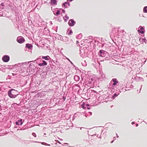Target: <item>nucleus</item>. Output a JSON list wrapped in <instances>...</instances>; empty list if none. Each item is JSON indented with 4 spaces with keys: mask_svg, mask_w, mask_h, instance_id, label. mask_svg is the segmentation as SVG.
I'll list each match as a JSON object with an SVG mask.
<instances>
[{
    "mask_svg": "<svg viewBox=\"0 0 147 147\" xmlns=\"http://www.w3.org/2000/svg\"><path fill=\"white\" fill-rule=\"evenodd\" d=\"M76 24V22L73 19H70L68 22V24L70 27H72Z\"/></svg>",
    "mask_w": 147,
    "mask_h": 147,
    "instance_id": "16",
    "label": "nucleus"
},
{
    "mask_svg": "<svg viewBox=\"0 0 147 147\" xmlns=\"http://www.w3.org/2000/svg\"><path fill=\"white\" fill-rule=\"evenodd\" d=\"M54 34L56 38L57 39L59 40H62L63 37L61 36L59 34L57 33L55 34Z\"/></svg>",
    "mask_w": 147,
    "mask_h": 147,
    "instance_id": "20",
    "label": "nucleus"
},
{
    "mask_svg": "<svg viewBox=\"0 0 147 147\" xmlns=\"http://www.w3.org/2000/svg\"><path fill=\"white\" fill-rule=\"evenodd\" d=\"M142 37H141L139 38V40L141 42H142Z\"/></svg>",
    "mask_w": 147,
    "mask_h": 147,
    "instance_id": "51",
    "label": "nucleus"
},
{
    "mask_svg": "<svg viewBox=\"0 0 147 147\" xmlns=\"http://www.w3.org/2000/svg\"><path fill=\"white\" fill-rule=\"evenodd\" d=\"M121 92V91H119L118 92H116L111 97L112 99H114Z\"/></svg>",
    "mask_w": 147,
    "mask_h": 147,
    "instance_id": "25",
    "label": "nucleus"
},
{
    "mask_svg": "<svg viewBox=\"0 0 147 147\" xmlns=\"http://www.w3.org/2000/svg\"><path fill=\"white\" fill-rule=\"evenodd\" d=\"M57 21L59 22H61V19H59V18H58Z\"/></svg>",
    "mask_w": 147,
    "mask_h": 147,
    "instance_id": "59",
    "label": "nucleus"
},
{
    "mask_svg": "<svg viewBox=\"0 0 147 147\" xmlns=\"http://www.w3.org/2000/svg\"><path fill=\"white\" fill-rule=\"evenodd\" d=\"M87 95H89L90 96L91 95H93V93H94V94L95 95L96 94H98V93L96 91L94 90H92L90 89H88L87 90Z\"/></svg>",
    "mask_w": 147,
    "mask_h": 147,
    "instance_id": "9",
    "label": "nucleus"
},
{
    "mask_svg": "<svg viewBox=\"0 0 147 147\" xmlns=\"http://www.w3.org/2000/svg\"><path fill=\"white\" fill-rule=\"evenodd\" d=\"M14 66L16 67V69H18V72H21V71H24V67L22 65H18V66H15L14 65Z\"/></svg>",
    "mask_w": 147,
    "mask_h": 147,
    "instance_id": "17",
    "label": "nucleus"
},
{
    "mask_svg": "<svg viewBox=\"0 0 147 147\" xmlns=\"http://www.w3.org/2000/svg\"><path fill=\"white\" fill-rule=\"evenodd\" d=\"M20 94V92L13 88L9 89L7 92L8 96L11 98H16Z\"/></svg>",
    "mask_w": 147,
    "mask_h": 147,
    "instance_id": "3",
    "label": "nucleus"
},
{
    "mask_svg": "<svg viewBox=\"0 0 147 147\" xmlns=\"http://www.w3.org/2000/svg\"><path fill=\"white\" fill-rule=\"evenodd\" d=\"M74 0H67V1H70V2H71V1H73Z\"/></svg>",
    "mask_w": 147,
    "mask_h": 147,
    "instance_id": "62",
    "label": "nucleus"
},
{
    "mask_svg": "<svg viewBox=\"0 0 147 147\" xmlns=\"http://www.w3.org/2000/svg\"><path fill=\"white\" fill-rule=\"evenodd\" d=\"M88 114H89V116H90L92 115V113L91 112H88Z\"/></svg>",
    "mask_w": 147,
    "mask_h": 147,
    "instance_id": "53",
    "label": "nucleus"
},
{
    "mask_svg": "<svg viewBox=\"0 0 147 147\" xmlns=\"http://www.w3.org/2000/svg\"><path fill=\"white\" fill-rule=\"evenodd\" d=\"M24 120L22 119H18L15 122V124L17 125H22L24 122Z\"/></svg>",
    "mask_w": 147,
    "mask_h": 147,
    "instance_id": "12",
    "label": "nucleus"
},
{
    "mask_svg": "<svg viewBox=\"0 0 147 147\" xmlns=\"http://www.w3.org/2000/svg\"><path fill=\"white\" fill-rule=\"evenodd\" d=\"M17 41L19 43H22L25 41L24 38L22 36H19L16 39Z\"/></svg>",
    "mask_w": 147,
    "mask_h": 147,
    "instance_id": "13",
    "label": "nucleus"
},
{
    "mask_svg": "<svg viewBox=\"0 0 147 147\" xmlns=\"http://www.w3.org/2000/svg\"><path fill=\"white\" fill-rule=\"evenodd\" d=\"M11 78V76H10L9 75H8L7 77V79H10Z\"/></svg>",
    "mask_w": 147,
    "mask_h": 147,
    "instance_id": "50",
    "label": "nucleus"
},
{
    "mask_svg": "<svg viewBox=\"0 0 147 147\" xmlns=\"http://www.w3.org/2000/svg\"><path fill=\"white\" fill-rule=\"evenodd\" d=\"M42 3V0H38V3L36 6V8L38 9H40Z\"/></svg>",
    "mask_w": 147,
    "mask_h": 147,
    "instance_id": "19",
    "label": "nucleus"
},
{
    "mask_svg": "<svg viewBox=\"0 0 147 147\" xmlns=\"http://www.w3.org/2000/svg\"><path fill=\"white\" fill-rule=\"evenodd\" d=\"M82 65L83 66H86L87 65V63L85 60L84 61H83L81 63Z\"/></svg>",
    "mask_w": 147,
    "mask_h": 147,
    "instance_id": "38",
    "label": "nucleus"
},
{
    "mask_svg": "<svg viewBox=\"0 0 147 147\" xmlns=\"http://www.w3.org/2000/svg\"><path fill=\"white\" fill-rule=\"evenodd\" d=\"M24 68H25V67H24ZM24 71H21L20 73H22V72L23 73V72H24V73H25L26 74L28 73V72H27V69L24 68Z\"/></svg>",
    "mask_w": 147,
    "mask_h": 147,
    "instance_id": "45",
    "label": "nucleus"
},
{
    "mask_svg": "<svg viewBox=\"0 0 147 147\" xmlns=\"http://www.w3.org/2000/svg\"><path fill=\"white\" fill-rule=\"evenodd\" d=\"M28 127L26 125H24L23 127L20 128V130H23L28 129Z\"/></svg>",
    "mask_w": 147,
    "mask_h": 147,
    "instance_id": "30",
    "label": "nucleus"
},
{
    "mask_svg": "<svg viewBox=\"0 0 147 147\" xmlns=\"http://www.w3.org/2000/svg\"><path fill=\"white\" fill-rule=\"evenodd\" d=\"M143 12L144 13H147V6H145L143 9Z\"/></svg>",
    "mask_w": 147,
    "mask_h": 147,
    "instance_id": "39",
    "label": "nucleus"
},
{
    "mask_svg": "<svg viewBox=\"0 0 147 147\" xmlns=\"http://www.w3.org/2000/svg\"><path fill=\"white\" fill-rule=\"evenodd\" d=\"M40 143H41V144H42L43 145L48 146H50L51 145L50 144H48L46 142H40Z\"/></svg>",
    "mask_w": 147,
    "mask_h": 147,
    "instance_id": "41",
    "label": "nucleus"
},
{
    "mask_svg": "<svg viewBox=\"0 0 147 147\" xmlns=\"http://www.w3.org/2000/svg\"><path fill=\"white\" fill-rule=\"evenodd\" d=\"M86 83H87L86 84L88 86L90 87L92 86V87L93 86H94L95 85H96V86H98V85H99V84H98L95 83L94 82L89 80H88V82H86Z\"/></svg>",
    "mask_w": 147,
    "mask_h": 147,
    "instance_id": "14",
    "label": "nucleus"
},
{
    "mask_svg": "<svg viewBox=\"0 0 147 147\" xmlns=\"http://www.w3.org/2000/svg\"><path fill=\"white\" fill-rule=\"evenodd\" d=\"M105 44L104 43V42L101 41V42H99L97 44V45L100 47H103Z\"/></svg>",
    "mask_w": 147,
    "mask_h": 147,
    "instance_id": "27",
    "label": "nucleus"
},
{
    "mask_svg": "<svg viewBox=\"0 0 147 147\" xmlns=\"http://www.w3.org/2000/svg\"><path fill=\"white\" fill-rule=\"evenodd\" d=\"M89 114H88V113H86L85 114V116L86 117H87L88 116H89Z\"/></svg>",
    "mask_w": 147,
    "mask_h": 147,
    "instance_id": "54",
    "label": "nucleus"
},
{
    "mask_svg": "<svg viewBox=\"0 0 147 147\" xmlns=\"http://www.w3.org/2000/svg\"><path fill=\"white\" fill-rule=\"evenodd\" d=\"M115 30H113L110 34V37L112 38H115V39L119 37L118 36H120V33H118L117 32L114 33Z\"/></svg>",
    "mask_w": 147,
    "mask_h": 147,
    "instance_id": "6",
    "label": "nucleus"
},
{
    "mask_svg": "<svg viewBox=\"0 0 147 147\" xmlns=\"http://www.w3.org/2000/svg\"><path fill=\"white\" fill-rule=\"evenodd\" d=\"M63 18L65 22H66L67 21V20L69 19V17L67 16V15L66 14L63 17Z\"/></svg>",
    "mask_w": 147,
    "mask_h": 147,
    "instance_id": "31",
    "label": "nucleus"
},
{
    "mask_svg": "<svg viewBox=\"0 0 147 147\" xmlns=\"http://www.w3.org/2000/svg\"><path fill=\"white\" fill-rule=\"evenodd\" d=\"M90 71H88L87 74H85V76H84L83 77L85 79L87 78L89 80L94 82L95 83H96V78L97 79L98 78L96 77V75H90L89 73H90ZM98 78V80H100L102 81V78L100 77L99 78Z\"/></svg>",
    "mask_w": 147,
    "mask_h": 147,
    "instance_id": "2",
    "label": "nucleus"
},
{
    "mask_svg": "<svg viewBox=\"0 0 147 147\" xmlns=\"http://www.w3.org/2000/svg\"><path fill=\"white\" fill-rule=\"evenodd\" d=\"M63 101H65L66 99V97H65L64 96H63Z\"/></svg>",
    "mask_w": 147,
    "mask_h": 147,
    "instance_id": "58",
    "label": "nucleus"
},
{
    "mask_svg": "<svg viewBox=\"0 0 147 147\" xmlns=\"http://www.w3.org/2000/svg\"><path fill=\"white\" fill-rule=\"evenodd\" d=\"M47 62L44 60H42V63H39L38 65L39 66H42L47 65Z\"/></svg>",
    "mask_w": 147,
    "mask_h": 147,
    "instance_id": "24",
    "label": "nucleus"
},
{
    "mask_svg": "<svg viewBox=\"0 0 147 147\" xmlns=\"http://www.w3.org/2000/svg\"><path fill=\"white\" fill-rule=\"evenodd\" d=\"M65 4H66L67 5V4L68 6H69L70 5V3L68 2L67 1L64 3V5Z\"/></svg>",
    "mask_w": 147,
    "mask_h": 147,
    "instance_id": "47",
    "label": "nucleus"
},
{
    "mask_svg": "<svg viewBox=\"0 0 147 147\" xmlns=\"http://www.w3.org/2000/svg\"><path fill=\"white\" fill-rule=\"evenodd\" d=\"M145 31L144 26H140L138 30V32L139 33H141L142 34H144H144Z\"/></svg>",
    "mask_w": 147,
    "mask_h": 147,
    "instance_id": "11",
    "label": "nucleus"
},
{
    "mask_svg": "<svg viewBox=\"0 0 147 147\" xmlns=\"http://www.w3.org/2000/svg\"><path fill=\"white\" fill-rule=\"evenodd\" d=\"M47 73L43 71L42 72L40 75V76L42 79H45L46 78Z\"/></svg>",
    "mask_w": 147,
    "mask_h": 147,
    "instance_id": "23",
    "label": "nucleus"
},
{
    "mask_svg": "<svg viewBox=\"0 0 147 147\" xmlns=\"http://www.w3.org/2000/svg\"><path fill=\"white\" fill-rule=\"evenodd\" d=\"M111 81L113 82L112 84L113 86H115L119 83V82L117 80V79L115 78H113L112 80Z\"/></svg>",
    "mask_w": 147,
    "mask_h": 147,
    "instance_id": "21",
    "label": "nucleus"
},
{
    "mask_svg": "<svg viewBox=\"0 0 147 147\" xmlns=\"http://www.w3.org/2000/svg\"><path fill=\"white\" fill-rule=\"evenodd\" d=\"M38 59H37L36 60H35L34 61V62L35 63V62H36H36H37L36 60H38Z\"/></svg>",
    "mask_w": 147,
    "mask_h": 147,
    "instance_id": "63",
    "label": "nucleus"
},
{
    "mask_svg": "<svg viewBox=\"0 0 147 147\" xmlns=\"http://www.w3.org/2000/svg\"><path fill=\"white\" fill-rule=\"evenodd\" d=\"M33 62V61H30L29 62H25L22 63H19L18 64H16L15 65V66H18V65H22L24 66L27 65L30 62Z\"/></svg>",
    "mask_w": 147,
    "mask_h": 147,
    "instance_id": "18",
    "label": "nucleus"
},
{
    "mask_svg": "<svg viewBox=\"0 0 147 147\" xmlns=\"http://www.w3.org/2000/svg\"><path fill=\"white\" fill-rule=\"evenodd\" d=\"M111 91L114 92L115 90V87L114 86H112L111 87Z\"/></svg>",
    "mask_w": 147,
    "mask_h": 147,
    "instance_id": "40",
    "label": "nucleus"
},
{
    "mask_svg": "<svg viewBox=\"0 0 147 147\" xmlns=\"http://www.w3.org/2000/svg\"><path fill=\"white\" fill-rule=\"evenodd\" d=\"M92 38V36H89V38L90 39H91V38Z\"/></svg>",
    "mask_w": 147,
    "mask_h": 147,
    "instance_id": "61",
    "label": "nucleus"
},
{
    "mask_svg": "<svg viewBox=\"0 0 147 147\" xmlns=\"http://www.w3.org/2000/svg\"><path fill=\"white\" fill-rule=\"evenodd\" d=\"M82 37V34L80 33L76 36V38L78 39H80Z\"/></svg>",
    "mask_w": 147,
    "mask_h": 147,
    "instance_id": "36",
    "label": "nucleus"
},
{
    "mask_svg": "<svg viewBox=\"0 0 147 147\" xmlns=\"http://www.w3.org/2000/svg\"><path fill=\"white\" fill-rule=\"evenodd\" d=\"M135 79L137 81H142L143 82L144 81V79L141 77H138V76H136L135 77Z\"/></svg>",
    "mask_w": 147,
    "mask_h": 147,
    "instance_id": "28",
    "label": "nucleus"
},
{
    "mask_svg": "<svg viewBox=\"0 0 147 147\" xmlns=\"http://www.w3.org/2000/svg\"><path fill=\"white\" fill-rule=\"evenodd\" d=\"M40 81L39 80L35 81V85L36 86H38L40 84Z\"/></svg>",
    "mask_w": 147,
    "mask_h": 147,
    "instance_id": "37",
    "label": "nucleus"
},
{
    "mask_svg": "<svg viewBox=\"0 0 147 147\" xmlns=\"http://www.w3.org/2000/svg\"><path fill=\"white\" fill-rule=\"evenodd\" d=\"M33 47L32 45L31 44L27 43L26 45V47L29 49H32Z\"/></svg>",
    "mask_w": 147,
    "mask_h": 147,
    "instance_id": "26",
    "label": "nucleus"
},
{
    "mask_svg": "<svg viewBox=\"0 0 147 147\" xmlns=\"http://www.w3.org/2000/svg\"><path fill=\"white\" fill-rule=\"evenodd\" d=\"M42 59L45 60L49 61V63H50V62L52 63V61L54 62L53 60L48 55H47L46 56H42Z\"/></svg>",
    "mask_w": 147,
    "mask_h": 147,
    "instance_id": "15",
    "label": "nucleus"
},
{
    "mask_svg": "<svg viewBox=\"0 0 147 147\" xmlns=\"http://www.w3.org/2000/svg\"><path fill=\"white\" fill-rule=\"evenodd\" d=\"M98 55L99 56L102 57H105L102 60H100V59L98 58L97 61L99 65H100V62L104 61V60H108L110 56L109 54L106 51L103 50H100L98 53Z\"/></svg>",
    "mask_w": 147,
    "mask_h": 147,
    "instance_id": "1",
    "label": "nucleus"
},
{
    "mask_svg": "<svg viewBox=\"0 0 147 147\" xmlns=\"http://www.w3.org/2000/svg\"><path fill=\"white\" fill-rule=\"evenodd\" d=\"M1 67L3 69H8L9 68V66L8 65H1Z\"/></svg>",
    "mask_w": 147,
    "mask_h": 147,
    "instance_id": "33",
    "label": "nucleus"
},
{
    "mask_svg": "<svg viewBox=\"0 0 147 147\" xmlns=\"http://www.w3.org/2000/svg\"><path fill=\"white\" fill-rule=\"evenodd\" d=\"M64 42H68L69 41V38L66 36L63 37L62 40Z\"/></svg>",
    "mask_w": 147,
    "mask_h": 147,
    "instance_id": "32",
    "label": "nucleus"
},
{
    "mask_svg": "<svg viewBox=\"0 0 147 147\" xmlns=\"http://www.w3.org/2000/svg\"><path fill=\"white\" fill-rule=\"evenodd\" d=\"M2 59L4 62H7L10 60V57L8 55H5L2 57Z\"/></svg>",
    "mask_w": 147,
    "mask_h": 147,
    "instance_id": "10",
    "label": "nucleus"
},
{
    "mask_svg": "<svg viewBox=\"0 0 147 147\" xmlns=\"http://www.w3.org/2000/svg\"><path fill=\"white\" fill-rule=\"evenodd\" d=\"M135 123V122L133 121V122H132L131 123V124H132V125H133V124H134V123Z\"/></svg>",
    "mask_w": 147,
    "mask_h": 147,
    "instance_id": "64",
    "label": "nucleus"
},
{
    "mask_svg": "<svg viewBox=\"0 0 147 147\" xmlns=\"http://www.w3.org/2000/svg\"><path fill=\"white\" fill-rule=\"evenodd\" d=\"M44 29L45 30H47V33H50V31L49 30V29H48V28H44Z\"/></svg>",
    "mask_w": 147,
    "mask_h": 147,
    "instance_id": "46",
    "label": "nucleus"
},
{
    "mask_svg": "<svg viewBox=\"0 0 147 147\" xmlns=\"http://www.w3.org/2000/svg\"><path fill=\"white\" fill-rule=\"evenodd\" d=\"M57 0H50V4L51 6L56 5L57 3Z\"/></svg>",
    "mask_w": 147,
    "mask_h": 147,
    "instance_id": "22",
    "label": "nucleus"
},
{
    "mask_svg": "<svg viewBox=\"0 0 147 147\" xmlns=\"http://www.w3.org/2000/svg\"><path fill=\"white\" fill-rule=\"evenodd\" d=\"M85 105L87 107H89V106H90V105L89 104H88V103H85Z\"/></svg>",
    "mask_w": 147,
    "mask_h": 147,
    "instance_id": "55",
    "label": "nucleus"
},
{
    "mask_svg": "<svg viewBox=\"0 0 147 147\" xmlns=\"http://www.w3.org/2000/svg\"><path fill=\"white\" fill-rule=\"evenodd\" d=\"M49 65H48L47 67V69H50V67L51 66V64L50 63Z\"/></svg>",
    "mask_w": 147,
    "mask_h": 147,
    "instance_id": "52",
    "label": "nucleus"
},
{
    "mask_svg": "<svg viewBox=\"0 0 147 147\" xmlns=\"http://www.w3.org/2000/svg\"><path fill=\"white\" fill-rule=\"evenodd\" d=\"M36 67L33 63H30L29 66L27 68V72H28L27 74L28 75L29 73L30 74H33L36 71Z\"/></svg>",
    "mask_w": 147,
    "mask_h": 147,
    "instance_id": "4",
    "label": "nucleus"
},
{
    "mask_svg": "<svg viewBox=\"0 0 147 147\" xmlns=\"http://www.w3.org/2000/svg\"><path fill=\"white\" fill-rule=\"evenodd\" d=\"M70 30L69 32L68 33V34L69 35H71V34L73 33V32L70 28H68L67 31V33L68 31L69 30Z\"/></svg>",
    "mask_w": 147,
    "mask_h": 147,
    "instance_id": "34",
    "label": "nucleus"
},
{
    "mask_svg": "<svg viewBox=\"0 0 147 147\" xmlns=\"http://www.w3.org/2000/svg\"><path fill=\"white\" fill-rule=\"evenodd\" d=\"M74 79L75 81L78 82L79 80L80 77L78 76L75 75L74 76Z\"/></svg>",
    "mask_w": 147,
    "mask_h": 147,
    "instance_id": "29",
    "label": "nucleus"
},
{
    "mask_svg": "<svg viewBox=\"0 0 147 147\" xmlns=\"http://www.w3.org/2000/svg\"><path fill=\"white\" fill-rule=\"evenodd\" d=\"M51 8L53 14L55 16H58L59 15H60V11L59 9H58V8H55L53 9H52V7H51Z\"/></svg>",
    "mask_w": 147,
    "mask_h": 147,
    "instance_id": "8",
    "label": "nucleus"
},
{
    "mask_svg": "<svg viewBox=\"0 0 147 147\" xmlns=\"http://www.w3.org/2000/svg\"><path fill=\"white\" fill-rule=\"evenodd\" d=\"M1 71H2L3 72H5V69H2Z\"/></svg>",
    "mask_w": 147,
    "mask_h": 147,
    "instance_id": "60",
    "label": "nucleus"
},
{
    "mask_svg": "<svg viewBox=\"0 0 147 147\" xmlns=\"http://www.w3.org/2000/svg\"><path fill=\"white\" fill-rule=\"evenodd\" d=\"M89 49V47H80V55L81 57H82V58H84L87 57H88V55L87 53H86V52H87V50Z\"/></svg>",
    "mask_w": 147,
    "mask_h": 147,
    "instance_id": "5",
    "label": "nucleus"
},
{
    "mask_svg": "<svg viewBox=\"0 0 147 147\" xmlns=\"http://www.w3.org/2000/svg\"><path fill=\"white\" fill-rule=\"evenodd\" d=\"M62 6L64 7L65 8H67L68 7V6H67V5L66 4H65L64 5V3H63L62 5Z\"/></svg>",
    "mask_w": 147,
    "mask_h": 147,
    "instance_id": "44",
    "label": "nucleus"
},
{
    "mask_svg": "<svg viewBox=\"0 0 147 147\" xmlns=\"http://www.w3.org/2000/svg\"><path fill=\"white\" fill-rule=\"evenodd\" d=\"M62 12L63 13H65V11L64 9H62Z\"/></svg>",
    "mask_w": 147,
    "mask_h": 147,
    "instance_id": "57",
    "label": "nucleus"
},
{
    "mask_svg": "<svg viewBox=\"0 0 147 147\" xmlns=\"http://www.w3.org/2000/svg\"><path fill=\"white\" fill-rule=\"evenodd\" d=\"M32 135L34 136L35 138L36 137V133L34 132H32Z\"/></svg>",
    "mask_w": 147,
    "mask_h": 147,
    "instance_id": "49",
    "label": "nucleus"
},
{
    "mask_svg": "<svg viewBox=\"0 0 147 147\" xmlns=\"http://www.w3.org/2000/svg\"><path fill=\"white\" fill-rule=\"evenodd\" d=\"M4 3H2L0 5V16H3V12L5 10Z\"/></svg>",
    "mask_w": 147,
    "mask_h": 147,
    "instance_id": "7",
    "label": "nucleus"
},
{
    "mask_svg": "<svg viewBox=\"0 0 147 147\" xmlns=\"http://www.w3.org/2000/svg\"><path fill=\"white\" fill-rule=\"evenodd\" d=\"M9 6L10 7V9L12 10H13L14 9L13 6V5L11 4H9Z\"/></svg>",
    "mask_w": 147,
    "mask_h": 147,
    "instance_id": "42",
    "label": "nucleus"
},
{
    "mask_svg": "<svg viewBox=\"0 0 147 147\" xmlns=\"http://www.w3.org/2000/svg\"><path fill=\"white\" fill-rule=\"evenodd\" d=\"M85 103L84 102H83L82 105V108L84 109H86V107H85Z\"/></svg>",
    "mask_w": 147,
    "mask_h": 147,
    "instance_id": "43",
    "label": "nucleus"
},
{
    "mask_svg": "<svg viewBox=\"0 0 147 147\" xmlns=\"http://www.w3.org/2000/svg\"><path fill=\"white\" fill-rule=\"evenodd\" d=\"M86 71H84L83 72H82V76L83 74H85Z\"/></svg>",
    "mask_w": 147,
    "mask_h": 147,
    "instance_id": "56",
    "label": "nucleus"
},
{
    "mask_svg": "<svg viewBox=\"0 0 147 147\" xmlns=\"http://www.w3.org/2000/svg\"><path fill=\"white\" fill-rule=\"evenodd\" d=\"M116 139V137H114L113 138V140L111 142V143H113Z\"/></svg>",
    "mask_w": 147,
    "mask_h": 147,
    "instance_id": "48",
    "label": "nucleus"
},
{
    "mask_svg": "<svg viewBox=\"0 0 147 147\" xmlns=\"http://www.w3.org/2000/svg\"><path fill=\"white\" fill-rule=\"evenodd\" d=\"M142 42H144L146 44L147 43V40H146L145 38L144 37V35L143 36H142Z\"/></svg>",
    "mask_w": 147,
    "mask_h": 147,
    "instance_id": "35",
    "label": "nucleus"
}]
</instances>
